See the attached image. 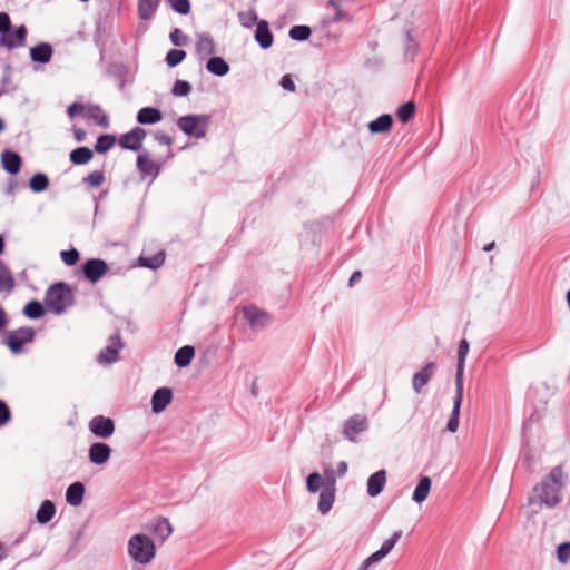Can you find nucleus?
<instances>
[{
	"instance_id": "f257e3e1",
	"label": "nucleus",
	"mask_w": 570,
	"mask_h": 570,
	"mask_svg": "<svg viewBox=\"0 0 570 570\" xmlns=\"http://www.w3.org/2000/svg\"><path fill=\"white\" fill-rule=\"evenodd\" d=\"M562 479L563 471L561 465H558L540 483L533 487L528 497L527 505L523 507L528 519L537 515L542 507L553 509L562 501L561 490L564 487Z\"/></svg>"
},
{
	"instance_id": "f03ea898",
	"label": "nucleus",
	"mask_w": 570,
	"mask_h": 570,
	"mask_svg": "<svg viewBox=\"0 0 570 570\" xmlns=\"http://www.w3.org/2000/svg\"><path fill=\"white\" fill-rule=\"evenodd\" d=\"M128 553L135 562L148 564L156 554L155 542L146 534H135L128 541Z\"/></svg>"
},
{
	"instance_id": "7ed1b4c3",
	"label": "nucleus",
	"mask_w": 570,
	"mask_h": 570,
	"mask_svg": "<svg viewBox=\"0 0 570 570\" xmlns=\"http://www.w3.org/2000/svg\"><path fill=\"white\" fill-rule=\"evenodd\" d=\"M210 124L209 115H186L177 119V127L187 136L204 138Z\"/></svg>"
},
{
	"instance_id": "20e7f679",
	"label": "nucleus",
	"mask_w": 570,
	"mask_h": 570,
	"mask_svg": "<svg viewBox=\"0 0 570 570\" xmlns=\"http://www.w3.org/2000/svg\"><path fill=\"white\" fill-rule=\"evenodd\" d=\"M71 293L69 284L59 282L51 285L46 293L45 304L48 311L61 314L68 305V295Z\"/></svg>"
},
{
	"instance_id": "39448f33",
	"label": "nucleus",
	"mask_w": 570,
	"mask_h": 570,
	"mask_svg": "<svg viewBox=\"0 0 570 570\" xmlns=\"http://www.w3.org/2000/svg\"><path fill=\"white\" fill-rule=\"evenodd\" d=\"M73 117H82L86 120H91L97 126L105 129L110 125L109 116L102 111L100 106L94 104L86 105L73 101Z\"/></svg>"
},
{
	"instance_id": "423d86ee",
	"label": "nucleus",
	"mask_w": 570,
	"mask_h": 570,
	"mask_svg": "<svg viewBox=\"0 0 570 570\" xmlns=\"http://www.w3.org/2000/svg\"><path fill=\"white\" fill-rule=\"evenodd\" d=\"M336 480L333 471H325V482L318 497L317 509L321 514L325 515L330 512L335 501Z\"/></svg>"
},
{
	"instance_id": "0eeeda50",
	"label": "nucleus",
	"mask_w": 570,
	"mask_h": 570,
	"mask_svg": "<svg viewBox=\"0 0 570 570\" xmlns=\"http://www.w3.org/2000/svg\"><path fill=\"white\" fill-rule=\"evenodd\" d=\"M125 343L121 340L120 333L117 332L114 335H110L107 341V345L101 352L97 355V361L99 364L109 365L119 361V351L122 350Z\"/></svg>"
},
{
	"instance_id": "6e6552de",
	"label": "nucleus",
	"mask_w": 570,
	"mask_h": 570,
	"mask_svg": "<svg viewBox=\"0 0 570 570\" xmlns=\"http://www.w3.org/2000/svg\"><path fill=\"white\" fill-rule=\"evenodd\" d=\"M35 335L36 332L32 327H20L8 333L6 344L13 354H19L26 343L35 340Z\"/></svg>"
},
{
	"instance_id": "1a4fd4ad",
	"label": "nucleus",
	"mask_w": 570,
	"mask_h": 570,
	"mask_svg": "<svg viewBox=\"0 0 570 570\" xmlns=\"http://www.w3.org/2000/svg\"><path fill=\"white\" fill-rule=\"evenodd\" d=\"M88 429L96 438L105 440L115 433L116 424L111 417L96 415L89 421Z\"/></svg>"
},
{
	"instance_id": "9d476101",
	"label": "nucleus",
	"mask_w": 570,
	"mask_h": 570,
	"mask_svg": "<svg viewBox=\"0 0 570 570\" xmlns=\"http://www.w3.org/2000/svg\"><path fill=\"white\" fill-rule=\"evenodd\" d=\"M146 136V130L137 126L130 131L120 135L119 138H117L118 145L126 150L139 151L142 149V142Z\"/></svg>"
},
{
	"instance_id": "9b49d317",
	"label": "nucleus",
	"mask_w": 570,
	"mask_h": 570,
	"mask_svg": "<svg viewBox=\"0 0 570 570\" xmlns=\"http://www.w3.org/2000/svg\"><path fill=\"white\" fill-rule=\"evenodd\" d=\"M367 429V417L362 414H354L344 422L342 434L346 440L356 442V435L365 432Z\"/></svg>"
},
{
	"instance_id": "f8f14e48",
	"label": "nucleus",
	"mask_w": 570,
	"mask_h": 570,
	"mask_svg": "<svg viewBox=\"0 0 570 570\" xmlns=\"http://www.w3.org/2000/svg\"><path fill=\"white\" fill-rule=\"evenodd\" d=\"M107 271V263L100 258H90L81 266L83 277L92 284L97 283Z\"/></svg>"
},
{
	"instance_id": "ddd939ff",
	"label": "nucleus",
	"mask_w": 570,
	"mask_h": 570,
	"mask_svg": "<svg viewBox=\"0 0 570 570\" xmlns=\"http://www.w3.org/2000/svg\"><path fill=\"white\" fill-rule=\"evenodd\" d=\"M243 315L254 330L265 328L271 321L269 315L264 309H261L254 305L244 306Z\"/></svg>"
},
{
	"instance_id": "4468645a",
	"label": "nucleus",
	"mask_w": 570,
	"mask_h": 570,
	"mask_svg": "<svg viewBox=\"0 0 570 570\" xmlns=\"http://www.w3.org/2000/svg\"><path fill=\"white\" fill-rule=\"evenodd\" d=\"M112 453V449L105 442H94L88 449L89 462L96 465L106 464Z\"/></svg>"
},
{
	"instance_id": "2eb2a0df",
	"label": "nucleus",
	"mask_w": 570,
	"mask_h": 570,
	"mask_svg": "<svg viewBox=\"0 0 570 570\" xmlns=\"http://www.w3.org/2000/svg\"><path fill=\"white\" fill-rule=\"evenodd\" d=\"M137 169L139 170L141 177H153L156 178L160 171V167L154 160L150 159L149 153L144 151L137 156Z\"/></svg>"
},
{
	"instance_id": "dca6fc26",
	"label": "nucleus",
	"mask_w": 570,
	"mask_h": 570,
	"mask_svg": "<svg viewBox=\"0 0 570 570\" xmlns=\"http://www.w3.org/2000/svg\"><path fill=\"white\" fill-rule=\"evenodd\" d=\"M27 29L23 26L8 30L0 37V43L9 49L22 47L26 42Z\"/></svg>"
},
{
	"instance_id": "f3484780",
	"label": "nucleus",
	"mask_w": 570,
	"mask_h": 570,
	"mask_svg": "<svg viewBox=\"0 0 570 570\" xmlns=\"http://www.w3.org/2000/svg\"><path fill=\"white\" fill-rule=\"evenodd\" d=\"M173 400V391L169 387L157 389L151 396V410L158 414L165 411Z\"/></svg>"
},
{
	"instance_id": "a211bd4d",
	"label": "nucleus",
	"mask_w": 570,
	"mask_h": 570,
	"mask_svg": "<svg viewBox=\"0 0 570 570\" xmlns=\"http://www.w3.org/2000/svg\"><path fill=\"white\" fill-rule=\"evenodd\" d=\"M435 368H436L435 363L434 362H429V363L425 364V366L421 371L416 372L413 375L412 386H413V390L417 394L421 393L423 386L426 385L430 382V380L434 375Z\"/></svg>"
},
{
	"instance_id": "6ab92c4d",
	"label": "nucleus",
	"mask_w": 570,
	"mask_h": 570,
	"mask_svg": "<svg viewBox=\"0 0 570 570\" xmlns=\"http://www.w3.org/2000/svg\"><path fill=\"white\" fill-rule=\"evenodd\" d=\"M463 400V386H455V395L453 400V407L451 415L449 417L446 430L454 433L459 429V416H460V410L461 404Z\"/></svg>"
},
{
	"instance_id": "aec40b11",
	"label": "nucleus",
	"mask_w": 570,
	"mask_h": 570,
	"mask_svg": "<svg viewBox=\"0 0 570 570\" xmlns=\"http://www.w3.org/2000/svg\"><path fill=\"white\" fill-rule=\"evenodd\" d=\"M386 483V471L384 469L376 471L367 479L366 491L372 498L377 497Z\"/></svg>"
},
{
	"instance_id": "412c9836",
	"label": "nucleus",
	"mask_w": 570,
	"mask_h": 570,
	"mask_svg": "<svg viewBox=\"0 0 570 570\" xmlns=\"http://www.w3.org/2000/svg\"><path fill=\"white\" fill-rule=\"evenodd\" d=\"M469 342L463 338L459 343L458 347V364H456V373H455V386H463V374L465 366V358L469 353Z\"/></svg>"
},
{
	"instance_id": "4be33fe9",
	"label": "nucleus",
	"mask_w": 570,
	"mask_h": 570,
	"mask_svg": "<svg viewBox=\"0 0 570 570\" xmlns=\"http://www.w3.org/2000/svg\"><path fill=\"white\" fill-rule=\"evenodd\" d=\"M215 52H216V46H215L213 37L206 32L197 35L196 53L200 58H205L208 56L213 57V55H215Z\"/></svg>"
},
{
	"instance_id": "5701e85b",
	"label": "nucleus",
	"mask_w": 570,
	"mask_h": 570,
	"mask_svg": "<svg viewBox=\"0 0 570 570\" xmlns=\"http://www.w3.org/2000/svg\"><path fill=\"white\" fill-rule=\"evenodd\" d=\"M255 40L263 49H268L272 47L274 41V36L269 30L268 22L266 20H261L256 24L255 31Z\"/></svg>"
},
{
	"instance_id": "b1692460",
	"label": "nucleus",
	"mask_w": 570,
	"mask_h": 570,
	"mask_svg": "<svg viewBox=\"0 0 570 570\" xmlns=\"http://www.w3.org/2000/svg\"><path fill=\"white\" fill-rule=\"evenodd\" d=\"M149 530L154 535L165 541L171 534L173 527L168 519L158 517L150 521Z\"/></svg>"
},
{
	"instance_id": "393cba45",
	"label": "nucleus",
	"mask_w": 570,
	"mask_h": 570,
	"mask_svg": "<svg viewBox=\"0 0 570 570\" xmlns=\"http://www.w3.org/2000/svg\"><path fill=\"white\" fill-rule=\"evenodd\" d=\"M1 164L7 173L16 175L20 171L22 159L16 151L4 150L1 154Z\"/></svg>"
},
{
	"instance_id": "a878e982",
	"label": "nucleus",
	"mask_w": 570,
	"mask_h": 570,
	"mask_svg": "<svg viewBox=\"0 0 570 570\" xmlns=\"http://www.w3.org/2000/svg\"><path fill=\"white\" fill-rule=\"evenodd\" d=\"M136 119L140 125H154L163 119V112L155 107H144L137 112Z\"/></svg>"
},
{
	"instance_id": "bb28decb",
	"label": "nucleus",
	"mask_w": 570,
	"mask_h": 570,
	"mask_svg": "<svg viewBox=\"0 0 570 570\" xmlns=\"http://www.w3.org/2000/svg\"><path fill=\"white\" fill-rule=\"evenodd\" d=\"M393 126V117L390 114H383L368 122L367 128L371 134H385Z\"/></svg>"
},
{
	"instance_id": "cd10ccee",
	"label": "nucleus",
	"mask_w": 570,
	"mask_h": 570,
	"mask_svg": "<svg viewBox=\"0 0 570 570\" xmlns=\"http://www.w3.org/2000/svg\"><path fill=\"white\" fill-rule=\"evenodd\" d=\"M52 56V47L48 42H40L30 49V58L35 62L47 63Z\"/></svg>"
},
{
	"instance_id": "c85d7f7f",
	"label": "nucleus",
	"mask_w": 570,
	"mask_h": 570,
	"mask_svg": "<svg viewBox=\"0 0 570 570\" xmlns=\"http://www.w3.org/2000/svg\"><path fill=\"white\" fill-rule=\"evenodd\" d=\"M206 69L217 77H224L230 70L229 65L222 57L217 56H213L207 60Z\"/></svg>"
},
{
	"instance_id": "c756f323",
	"label": "nucleus",
	"mask_w": 570,
	"mask_h": 570,
	"mask_svg": "<svg viewBox=\"0 0 570 570\" xmlns=\"http://www.w3.org/2000/svg\"><path fill=\"white\" fill-rule=\"evenodd\" d=\"M342 0H328L327 3L331 6L335 12L332 17H328L323 20L324 24H334L340 21L346 20L347 22H352V17H350L344 10L341 8Z\"/></svg>"
},
{
	"instance_id": "7c9ffc66",
	"label": "nucleus",
	"mask_w": 570,
	"mask_h": 570,
	"mask_svg": "<svg viewBox=\"0 0 570 570\" xmlns=\"http://www.w3.org/2000/svg\"><path fill=\"white\" fill-rule=\"evenodd\" d=\"M431 484L432 482L429 476H421L419 483L414 489L412 500L416 503H422L423 501H425L430 493Z\"/></svg>"
},
{
	"instance_id": "2f4dec72",
	"label": "nucleus",
	"mask_w": 570,
	"mask_h": 570,
	"mask_svg": "<svg viewBox=\"0 0 570 570\" xmlns=\"http://www.w3.org/2000/svg\"><path fill=\"white\" fill-rule=\"evenodd\" d=\"M116 142L118 144V139L112 134L99 135L95 144L94 151L97 154H106L115 146Z\"/></svg>"
},
{
	"instance_id": "473e14b6",
	"label": "nucleus",
	"mask_w": 570,
	"mask_h": 570,
	"mask_svg": "<svg viewBox=\"0 0 570 570\" xmlns=\"http://www.w3.org/2000/svg\"><path fill=\"white\" fill-rule=\"evenodd\" d=\"M195 355V348L191 345H185L175 353V364L178 367H186L191 363Z\"/></svg>"
},
{
	"instance_id": "72a5a7b5",
	"label": "nucleus",
	"mask_w": 570,
	"mask_h": 570,
	"mask_svg": "<svg viewBox=\"0 0 570 570\" xmlns=\"http://www.w3.org/2000/svg\"><path fill=\"white\" fill-rule=\"evenodd\" d=\"M160 0H138V16L141 20H149L156 12Z\"/></svg>"
},
{
	"instance_id": "f704fd0d",
	"label": "nucleus",
	"mask_w": 570,
	"mask_h": 570,
	"mask_svg": "<svg viewBox=\"0 0 570 570\" xmlns=\"http://www.w3.org/2000/svg\"><path fill=\"white\" fill-rule=\"evenodd\" d=\"M56 513V507L50 500H45L37 511L36 519L40 524L48 523Z\"/></svg>"
},
{
	"instance_id": "c9c22d12",
	"label": "nucleus",
	"mask_w": 570,
	"mask_h": 570,
	"mask_svg": "<svg viewBox=\"0 0 570 570\" xmlns=\"http://www.w3.org/2000/svg\"><path fill=\"white\" fill-rule=\"evenodd\" d=\"M165 262V254L164 252H159L153 256H140L138 258L139 266L146 267L149 269H157L159 268Z\"/></svg>"
},
{
	"instance_id": "e433bc0d",
	"label": "nucleus",
	"mask_w": 570,
	"mask_h": 570,
	"mask_svg": "<svg viewBox=\"0 0 570 570\" xmlns=\"http://www.w3.org/2000/svg\"><path fill=\"white\" fill-rule=\"evenodd\" d=\"M14 286V279L10 269L0 261V293L11 292Z\"/></svg>"
},
{
	"instance_id": "4c0bfd02",
	"label": "nucleus",
	"mask_w": 570,
	"mask_h": 570,
	"mask_svg": "<svg viewBox=\"0 0 570 570\" xmlns=\"http://www.w3.org/2000/svg\"><path fill=\"white\" fill-rule=\"evenodd\" d=\"M415 110H416L415 104L413 101H407L397 108V110H396L397 119L401 122L406 124L414 117Z\"/></svg>"
},
{
	"instance_id": "58836bf2",
	"label": "nucleus",
	"mask_w": 570,
	"mask_h": 570,
	"mask_svg": "<svg viewBox=\"0 0 570 570\" xmlns=\"http://www.w3.org/2000/svg\"><path fill=\"white\" fill-rule=\"evenodd\" d=\"M94 149L77 147L73 149V165H86L94 158Z\"/></svg>"
},
{
	"instance_id": "ea45409f",
	"label": "nucleus",
	"mask_w": 570,
	"mask_h": 570,
	"mask_svg": "<svg viewBox=\"0 0 570 570\" xmlns=\"http://www.w3.org/2000/svg\"><path fill=\"white\" fill-rule=\"evenodd\" d=\"M312 30L308 26L297 24L289 29L288 36L295 41H305L311 37Z\"/></svg>"
},
{
	"instance_id": "a19ab883",
	"label": "nucleus",
	"mask_w": 570,
	"mask_h": 570,
	"mask_svg": "<svg viewBox=\"0 0 570 570\" xmlns=\"http://www.w3.org/2000/svg\"><path fill=\"white\" fill-rule=\"evenodd\" d=\"M49 179L45 174L38 173L29 180V187L35 193H40L47 189Z\"/></svg>"
},
{
	"instance_id": "79ce46f5",
	"label": "nucleus",
	"mask_w": 570,
	"mask_h": 570,
	"mask_svg": "<svg viewBox=\"0 0 570 570\" xmlns=\"http://www.w3.org/2000/svg\"><path fill=\"white\" fill-rule=\"evenodd\" d=\"M186 56L187 53L183 49H170L166 55L165 61L168 67L174 68L181 63Z\"/></svg>"
},
{
	"instance_id": "37998d69",
	"label": "nucleus",
	"mask_w": 570,
	"mask_h": 570,
	"mask_svg": "<svg viewBox=\"0 0 570 570\" xmlns=\"http://www.w3.org/2000/svg\"><path fill=\"white\" fill-rule=\"evenodd\" d=\"M43 313V306L37 301L29 302L23 308V314L32 320L41 317Z\"/></svg>"
},
{
	"instance_id": "c03bdc74",
	"label": "nucleus",
	"mask_w": 570,
	"mask_h": 570,
	"mask_svg": "<svg viewBox=\"0 0 570 570\" xmlns=\"http://www.w3.org/2000/svg\"><path fill=\"white\" fill-rule=\"evenodd\" d=\"M324 482L318 472H312L306 479V489L311 493H316L323 489Z\"/></svg>"
},
{
	"instance_id": "a18cd8bd",
	"label": "nucleus",
	"mask_w": 570,
	"mask_h": 570,
	"mask_svg": "<svg viewBox=\"0 0 570 570\" xmlns=\"http://www.w3.org/2000/svg\"><path fill=\"white\" fill-rule=\"evenodd\" d=\"M106 177H105V173L102 170H95L92 173H90L89 175H87L83 179H82V183L89 187H99L102 185V183L105 181Z\"/></svg>"
},
{
	"instance_id": "49530a36",
	"label": "nucleus",
	"mask_w": 570,
	"mask_h": 570,
	"mask_svg": "<svg viewBox=\"0 0 570 570\" xmlns=\"http://www.w3.org/2000/svg\"><path fill=\"white\" fill-rule=\"evenodd\" d=\"M238 21L245 28H250L255 23L257 24V13L255 10L240 11L238 12Z\"/></svg>"
},
{
	"instance_id": "de8ad7c7",
	"label": "nucleus",
	"mask_w": 570,
	"mask_h": 570,
	"mask_svg": "<svg viewBox=\"0 0 570 570\" xmlns=\"http://www.w3.org/2000/svg\"><path fill=\"white\" fill-rule=\"evenodd\" d=\"M191 91V85L186 80L177 79L171 88V94L176 97H185Z\"/></svg>"
},
{
	"instance_id": "09e8293b",
	"label": "nucleus",
	"mask_w": 570,
	"mask_h": 570,
	"mask_svg": "<svg viewBox=\"0 0 570 570\" xmlns=\"http://www.w3.org/2000/svg\"><path fill=\"white\" fill-rule=\"evenodd\" d=\"M170 8L179 14H188L190 12L189 0H167Z\"/></svg>"
},
{
	"instance_id": "8fccbe9b",
	"label": "nucleus",
	"mask_w": 570,
	"mask_h": 570,
	"mask_svg": "<svg viewBox=\"0 0 570 570\" xmlns=\"http://www.w3.org/2000/svg\"><path fill=\"white\" fill-rule=\"evenodd\" d=\"M402 537V531L399 530V531H395L391 538H389L387 540H385L380 550L383 551V553L385 556H387L392 549L395 547L396 542L400 540V538Z\"/></svg>"
},
{
	"instance_id": "3c124183",
	"label": "nucleus",
	"mask_w": 570,
	"mask_h": 570,
	"mask_svg": "<svg viewBox=\"0 0 570 570\" xmlns=\"http://www.w3.org/2000/svg\"><path fill=\"white\" fill-rule=\"evenodd\" d=\"M558 561L566 564L570 560V542H562L557 548Z\"/></svg>"
},
{
	"instance_id": "603ef678",
	"label": "nucleus",
	"mask_w": 570,
	"mask_h": 570,
	"mask_svg": "<svg viewBox=\"0 0 570 570\" xmlns=\"http://www.w3.org/2000/svg\"><path fill=\"white\" fill-rule=\"evenodd\" d=\"M385 557H386V556L383 553V551H381V550L379 549L377 551H375L374 553H372L370 557H367V558L363 561V563H362V566L360 567V569H358V570H368V568H370L372 564H374V563H376V562L381 561V560H382L383 558H385Z\"/></svg>"
},
{
	"instance_id": "864d4df0",
	"label": "nucleus",
	"mask_w": 570,
	"mask_h": 570,
	"mask_svg": "<svg viewBox=\"0 0 570 570\" xmlns=\"http://www.w3.org/2000/svg\"><path fill=\"white\" fill-rule=\"evenodd\" d=\"M85 485L80 481L73 482V507H78L81 504L83 495H85Z\"/></svg>"
},
{
	"instance_id": "5fc2aeb1",
	"label": "nucleus",
	"mask_w": 570,
	"mask_h": 570,
	"mask_svg": "<svg viewBox=\"0 0 570 570\" xmlns=\"http://www.w3.org/2000/svg\"><path fill=\"white\" fill-rule=\"evenodd\" d=\"M170 41L175 46H185L187 43V36L178 28H175L169 35Z\"/></svg>"
},
{
	"instance_id": "6e6d98bb",
	"label": "nucleus",
	"mask_w": 570,
	"mask_h": 570,
	"mask_svg": "<svg viewBox=\"0 0 570 570\" xmlns=\"http://www.w3.org/2000/svg\"><path fill=\"white\" fill-rule=\"evenodd\" d=\"M11 419V413L4 401L0 400V426L7 424Z\"/></svg>"
},
{
	"instance_id": "4d7b16f0",
	"label": "nucleus",
	"mask_w": 570,
	"mask_h": 570,
	"mask_svg": "<svg viewBox=\"0 0 570 570\" xmlns=\"http://www.w3.org/2000/svg\"><path fill=\"white\" fill-rule=\"evenodd\" d=\"M279 85L284 90H287L291 92H294L296 90V86H295L291 75H284L281 78Z\"/></svg>"
},
{
	"instance_id": "13d9d810",
	"label": "nucleus",
	"mask_w": 570,
	"mask_h": 570,
	"mask_svg": "<svg viewBox=\"0 0 570 570\" xmlns=\"http://www.w3.org/2000/svg\"><path fill=\"white\" fill-rule=\"evenodd\" d=\"M154 138L160 145L170 146L173 144V138L163 131H155Z\"/></svg>"
},
{
	"instance_id": "bf43d9fd",
	"label": "nucleus",
	"mask_w": 570,
	"mask_h": 570,
	"mask_svg": "<svg viewBox=\"0 0 570 570\" xmlns=\"http://www.w3.org/2000/svg\"><path fill=\"white\" fill-rule=\"evenodd\" d=\"M11 28L10 18L7 13L0 12V33L4 35Z\"/></svg>"
},
{
	"instance_id": "052dcab7",
	"label": "nucleus",
	"mask_w": 570,
	"mask_h": 570,
	"mask_svg": "<svg viewBox=\"0 0 570 570\" xmlns=\"http://www.w3.org/2000/svg\"><path fill=\"white\" fill-rule=\"evenodd\" d=\"M73 138L78 142H82L87 139V132L82 128H73Z\"/></svg>"
},
{
	"instance_id": "680f3d73",
	"label": "nucleus",
	"mask_w": 570,
	"mask_h": 570,
	"mask_svg": "<svg viewBox=\"0 0 570 570\" xmlns=\"http://www.w3.org/2000/svg\"><path fill=\"white\" fill-rule=\"evenodd\" d=\"M347 468L348 466H347V463L345 461L338 462V464H337V475L340 478L344 476L346 474V472H347Z\"/></svg>"
},
{
	"instance_id": "e2e57ef3",
	"label": "nucleus",
	"mask_w": 570,
	"mask_h": 570,
	"mask_svg": "<svg viewBox=\"0 0 570 570\" xmlns=\"http://www.w3.org/2000/svg\"><path fill=\"white\" fill-rule=\"evenodd\" d=\"M60 256L67 266H71V249L62 250Z\"/></svg>"
},
{
	"instance_id": "0e129e2a",
	"label": "nucleus",
	"mask_w": 570,
	"mask_h": 570,
	"mask_svg": "<svg viewBox=\"0 0 570 570\" xmlns=\"http://www.w3.org/2000/svg\"><path fill=\"white\" fill-rule=\"evenodd\" d=\"M362 278V273L360 271H355L348 281L350 286H353L355 283L360 282Z\"/></svg>"
},
{
	"instance_id": "69168bd1",
	"label": "nucleus",
	"mask_w": 570,
	"mask_h": 570,
	"mask_svg": "<svg viewBox=\"0 0 570 570\" xmlns=\"http://www.w3.org/2000/svg\"><path fill=\"white\" fill-rule=\"evenodd\" d=\"M8 324V317L2 307H0V331H2Z\"/></svg>"
},
{
	"instance_id": "338daca9",
	"label": "nucleus",
	"mask_w": 570,
	"mask_h": 570,
	"mask_svg": "<svg viewBox=\"0 0 570 570\" xmlns=\"http://www.w3.org/2000/svg\"><path fill=\"white\" fill-rule=\"evenodd\" d=\"M7 557V548L3 543L0 542V561Z\"/></svg>"
},
{
	"instance_id": "774afa93",
	"label": "nucleus",
	"mask_w": 570,
	"mask_h": 570,
	"mask_svg": "<svg viewBox=\"0 0 570 570\" xmlns=\"http://www.w3.org/2000/svg\"><path fill=\"white\" fill-rule=\"evenodd\" d=\"M71 498H72V494H71V485H69V487L66 489V501H67V503L71 504Z\"/></svg>"
}]
</instances>
